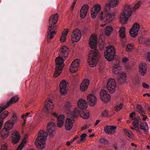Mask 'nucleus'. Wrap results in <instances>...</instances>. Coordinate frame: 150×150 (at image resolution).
Masks as SVG:
<instances>
[{"instance_id":"nucleus-44","label":"nucleus","mask_w":150,"mask_h":150,"mask_svg":"<svg viewBox=\"0 0 150 150\" xmlns=\"http://www.w3.org/2000/svg\"><path fill=\"white\" fill-rule=\"evenodd\" d=\"M142 3L140 1H139L133 7V8L135 9H137L139 8L140 4Z\"/></svg>"},{"instance_id":"nucleus-2","label":"nucleus","mask_w":150,"mask_h":150,"mask_svg":"<svg viewBox=\"0 0 150 150\" xmlns=\"http://www.w3.org/2000/svg\"><path fill=\"white\" fill-rule=\"evenodd\" d=\"M97 41L96 37L93 35L91 36L89 45L92 50L88 55V63L90 67L96 66L99 59L97 49Z\"/></svg>"},{"instance_id":"nucleus-32","label":"nucleus","mask_w":150,"mask_h":150,"mask_svg":"<svg viewBox=\"0 0 150 150\" xmlns=\"http://www.w3.org/2000/svg\"><path fill=\"white\" fill-rule=\"evenodd\" d=\"M112 30V27L110 26H108L106 27L105 30V33L107 36H109L111 34Z\"/></svg>"},{"instance_id":"nucleus-5","label":"nucleus","mask_w":150,"mask_h":150,"mask_svg":"<svg viewBox=\"0 0 150 150\" xmlns=\"http://www.w3.org/2000/svg\"><path fill=\"white\" fill-rule=\"evenodd\" d=\"M48 135L47 132H38V136L35 142L38 148L41 149L44 148Z\"/></svg>"},{"instance_id":"nucleus-37","label":"nucleus","mask_w":150,"mask_h":150,"mask_svg":"<svg viewBox=\"0 0 150 150\" xmlns=\"http://www.w3.org/2000/svg\"><path fill=\"white\" fill-rule=\"evenodd\" d=\"M9 132H0V135L1 137L3 139L7 138L9 135Z\"/></svg>"},{"instance_id":"nucleus-49","label":"nucleus","mask_w":150,"mask_h":150,"mask_svg":"<svg viewBox=\"0 0 150 150\" xmlns=\"http://www.w3.org/2000/svg\"><path fill=\"white\" fill-rule=\"evenodd\" d=\"M135 112H133L130 114V117L132 119H134L135 118H134V115H135Z\"/></svg>"},{"instance_id":"nucleus-33","label":"nucleus","mask_w":150,"mask_h":150,"mask_svg":"<svg viewBox=\"0 0 150 150\" xmlns=\"http://www.w3.org/2000/svg\"><path fill=\"white\" fill-rule=\"evenodd\" d=\"M140 128L141 129L147 130L149 129V127L146 122L141 123L140 124Z\"/></svg>"},{"instance_id":"nucleus-26","label":"nucleus","mask_w":150,"mask_h":150,"mask_svg":"<svg viewBox=\"0 0 150 150\" xmlns=\"http://www.w3.org/2000/svg\"><path fill=\"white\" fill-rule=\"evenodd\" d=\"M56 128L57 127L54 122H50L47 124V131H54Z\"/></svg>"},{"instance_id":"nucleus-41","label":"nucleus","mask_w":150,"mask_h":150,"mask_svg":"<svg viewBox=\"0 0 150 150\" xmlns=\"http://www.w3.org/2000/svg\"><path fill=\"white\" fill-rule=\"evenodd\" d=\"M93 11V9H92L91 11V17L93 18H95L98 14V13Z\"/></svg>"},{"instance_id":"nucleus-25","label":"nucleus","mask_w":150,"mask_h":150,"mask_svg":"<svg viewBox=\"0 0 150 150\" xmlns=\"http://www.w3.org/2000/svg\"><path fill=\"white\" fill-rule=\"evenodd\" d=\"M78 106L79 108L85 109L86 108L87 105V103L83 99H80L77 102Z\"/></svg>"},{"instance_id":"nucleus-38","label":"nucleus","mask_w":150,"mask_h":150,"mask_svg":"<svg viewBox=\"0 0 150 150\" xmlns=\"http://www.w3.org/2000/svg\"><path fill=\"white\" fill-rule=\"evenodd\" d=\"M93 11L98 13L101 9V7L100 5L98 4L95 5L94 6Z\"/></svg>"},{"instance_id":"nucleus-22","label":"nucleus","mask_w":150,"mask_h":150,"mask_svg":"<svg viewBox=\"0 0 150 150\" xmlns=\"http://www.w3.org/2000/svg\"><path fill=\"white\" fill-rule=\"evenodd\" d=\"M109 1L110 3L107 4L105 7V9H110L112 8L116 7L119 3L118 0H110Z\"/></svg>"},{"instance_id":"nucleus-9","label":"nucleus","mask_w":150,"mask_h":150,"mask_svg":"<svg viewBox=\"0 0 150 150\" xmlns=\"http://www.w3.org/2000/svg\"><path fill=\"white\" fill-rule=\"evenodd\" d=\"M110 9H105V12L104 13L101 12V14L99 16V18L100 20L104 21L106 23L111 22L114 18V16L109 12Z\"/></svg>"},{"instance_id":"nucleus-59","label":"nucleus","mask_w":150,"mask_h":150,"mask_svg":"<svg viewBox=\"0 0 150 150\" xmlns=\"http://www.w3.org/2000/svg\"><path fill=\"white\" fill-rule=\"evenodd\" d=\"M143 117H144L143 119V120L144 121H145L147 118V116H145V115H144V116Z\"/></svg>"},{"instance_id":"nucleus-53","label":"nucleus","mask_w":150,"mask_h":150,"mask_svg":"<svg viewBox=\"0 0 150 150\" xmlns=\"http://www.w3.org/2000/svg\"><path fill=\"white\" fill-rule=\"evenodd\" d=\"M30 114V112H27L25 115H22V117L23 118H24L25 117L28 116Z\"/></svg>"},{"instance_id":"nucleus-48","label":"nucleus","mask_w":150,"mask_h":150,"mask_svg":"<svg viewBox=\"0 0 150 150\" xmlns=\"http://www.w3.org/2000/svg\"><path fill=\"white\" fill-rule=\"evenodd\" d=\"M142 85L144 88L149 89V86L144 83H142Z\"/></svg>"},{"instance_id":"nucleus-12","label":"nucleus","mask_w":150,"mask_h":150,"mask_svg":"<svg viewBox=\"0 0 150 150\" xmlns=\"http://www.w3.org/2000/svg\"><path fill=\"white\" fill-rule=\"evenodd\" d=\"M82 36L81 32L77 28L75 29L71 35V40L73 42H77L81 39Z\"/></svg>"},{"instance_id":"nucleus-50","label":"nucleus","mask_w":150,"mask_h":150,"mask_svg":"<svg viewBox=\"0 0 150 150\" xmlns=\"http://www.w3.org/2000/svg\"><path fill=\"white\" fill-rule=\"evenodd\" d=\"M146 59L150 62V52H148L147 54Z\"/></svg>"},{"instance_id":"nucleus-16","label":"nucleus","mask_w":150,"mask_h":150,"mask_svg":"<svg viewBox=\"0 0 150 150\" xmlns=\"http://www.w3.org/2000/svg\"><path fill=\"white\" fill-rule=\"evenodd\" d=\"M100 98L104 102H108L110 99V95L108 92L104 90H101L100 93Z\"/></svg>"},{"instance_id":"nucleus-58","label":"nucleus","mask_w":150,"mask_h":150,"mask_svg":"<svg viewBox=\"0 0 150 150\" xmlns=\"http://www.w3.org/2000/svg\"><path fill=\"white\" fill-rule=\"evenodd\" d=\"M147 96L148 97H149L150 96V94L149 93H145V94H144L143 95V96Z\"/></svg>"},{"instance_id":"nucleus-63","label":"nucleus","mask_w":150,"mask_h":150,"mask_svg":"<svg viewBox=\"0 0 150 150\" xmlns=\"http://www.w3.org/2000/svg\"><path fill=\"white\" fill-rule=\"evenodd\" d=\"M131 145H132V146H135V147H137V145H136V144H134V143H132L131 144Z\"/></svg>"},{"instance_id":"nucleus-54","label":"nucleus","mask_w":150,"mask_h":150,"mask_svg":"<svg viewBox=\"0 0 150 150\" xmlns=\"http://www.w3.org/2000/svg\"><path fill=\"white\" fill-rule=\"evenodd\" d=\"M88 128V126L87 125H85L81 128V130H86Z\"/></svg>"},{"instance_id":"nucleus-27","label":"nucleus","mask_w":150,"mask_h":150,"mask_svg":"<svg viewBox=\"0 0 150 150\" xmlns=\"http://www.w3.org/2000/svg\"><path fill=\"white\" fill-rule=\"evenodd\" d=\"M28 137L27 135H25L23 139V140L21 144L18 146V148L16 150H21L23 148L24 144L27 142L26 140L28 138Z\"/></svg>"},{"instance_id":"nucleus-34","label":"nucleus","mask_w":150,"mask_h":150,"mask_svg":"<svg viewBox=\"0 0 150 150\" xmlns=\"http://www.w3.org/2000/svg\"><path fill=\"white\" fill-rule=\"evenodd\" d=\"M125 28L123 27L119 30L120 36L121 38H125Z\"/></svg>"},{"instance_id":"nucleus-1","label":"nucleus","mask_w":150,"mask_h":150,"mask_svg":"<svg viewBox=\"0 0 150 150\" xmlns=\"http://www.w3.org/2000/svg\"><path fill=\"white\" fill-rule=\"evenodd\" d=\"M71 102L69 100H67L64 108V110L67 113L69 117L66 120L65 125V129L67 130H70L73 127V124L74 122V118L79 114H80L81 111L77 108H75L73 111L71 110Z\"/></svg>"},{"instance_id":"nucleus-56","label":"nucleus","mask_w":150,"mask_h":150,"mask_svg":"<svg viewBox=\"0 0 150 150\" xmlns=\"http://www.w3.org/2000/svg\"><path fill=\"white\" fill-rule=\"evenodd\" d=\"M105 133L107 134H114V132H105Z\"/></svg>"},{"instance_id":"nucleus-18","label":"nucleus","mask_w":150,"mask_h":150,"mask_svg":"<svg viewBox=\"0 0 150 150\" xmlns=\"http://www.w3.org/2000/svg\"><path fill=\"white\" fill-rule=\"evenodd\" d=\"M87 100L89 105L92 106L96 104L97 98L93 94H90L87 96Z\"/></svg>"},{"instance_id":"nucleus-8","label":"nucleus","mask_w":150,"mask_h":150,"mask_svg":"<svg viewBox=\"0 0 150 150\" xmlns=\"http://www.w3.org/2000/svg\"><path fill=\"white\" fill-rule=\"evenodd\" d=\"M106 50L105 52L104 55L105 58L110 62L113 60L115 54V50L114 47L111 45H109L106 47Z\"/></svg>"},{"instance_id":"nucleus-14","label":"nucleus","mask_w":150,"mask_h":150,"mask_svg":"<svg viewBox=\"0 0 150 150\" xmlns=\"http://www.w3.org/2000/svg\"><path fill=\"white\" fill-rule=\"evenodd\" d=\"M52 115L57 118V126L58 127L61 128L62 127L64 124V116L63 115L59 116L58 117V114L56 112H53Z\"/></svg>"},{"instance_id":"nucleus-11","label":"nucleus","mask_w":150,"mask_h":150,"mask_svg":"<svg viewBox=\"0 0 150 150\" xmlns=\"http://www.w3.org/2000/svg\"><path fill=\"white\" fill-rule=\"evenodd\" d=\"M19 99L18 97L17 96H15L12 97L9 101L6 104L4 102L0 103V114L6 109L9 106L13 103H16Z\"/></svg>"},{"instance_id":"nucleus-29","label":"nucleus","mask_w":150,"mask_h":150,"mask_svg":"<svg viewBox=\"0 0 150 150\" xmlns=\"http://www.w3.org/2000/svg\"><path fill=\"white\" fill-rule=\"evenodd\" d=\"M139 72L142 75H144L146 72V68L142 64L139 65Z\"/></svg>"},{"instance_id":"nucleus-6","label":"nucleus","mask_w":150,"mask_h":150,"mask_svg":"<svg viewBox=\"0 0 150 150\" xmlns=\"http://www.w3.org/2000/svg\"><path fill=\"white\" fill-rule=\"evenodd\" d=\"M132 8L130 6L126 5L125 6L123 12L121 14L120 18V22L123 24H126L129 18L132 13Z\"/></svg>"},{"instance_id":"nucleus-23","label":"nucleus","mask_w":150,"mask_h":150,"mask_svg":"<svg viewBox=\"0 0 150 150\" xmlns=\"http://www.w3.org/2000/svg\"><path fill=\"white\" fill-rule=\"evenodd\" d=\"M44 108L46 112H48L50 110H52L54 107L52 102L50 99L46 100L44 103Z\"/></svg>"},{"instance_id":"nucleus-28","label":"nucleus","mask_w":150,"mask_h":150,"mask_svg":"<svg viewBox=\"0 0 150 150\" xmlns=\"http://www.w3.org/2000/svg\"><path fill=\"white\" fill-rule=\"evenodd\" d=\"M69 31L68 29H65L62 33V35L60 39L61 42H65L66 38Z\"/></svg>"},{"instance_id":"nucleus-62","label":"nucleus","mask_w":150,"mask_h":150,"mask_svg":"<svg viewBox=\"0 0 150 150\" xmlns=\"http://www.w3.org/2000/svg\"><path fill=\"white\" fill-rule=\"evenodd\" d=\"M78 138V136H76L75 137L74 139L72 140H73V141H74L76 139Z\"/></svg>"},{"instance_id":"nucleus-15","label":"nucleus","mask_w":150,"mask_h":150,"mask_svg":"<svg viewBox=\"0 0 150 150\" xmlns=\"http://www.w3.org/2000/svg\"><path fill=\"white\" fill-rule=\"evenodd\" d=\"M80 61L79 59H76L72 62L69 68L70 72L74 73L78 71V68L79 66Z\"/></svg>"},{"instance_id":"nucleus-40","label":"nucleus","mask_w":150,"mask_h":150,"mask_svg":"<svg viewBox=\"0 0 150 150\" xmlns=\"http://www.w3.org/2000/svg\"><path fill=\"white\" fill-rule=\"evenodd\" d=\"M125 135L127 136L129 138L132 139H134V136L133 134L132 133V132H125Z\"/></svg>"},{"instance_id":"nucleus-64","label":"nucleus","mask_w":150,"mask_h":150,"mask_svg":"<svg viewBox=\"0 0 150 150\" xmlns=\"http://www.w3.org/2000/svg\"><path fill=\"white\" fill-rule=\"evenodd\" d=\"M77 0H74V1L73 3V4H74V5H75L76 4V1Z\"/></svg>"},{"instance_id":"nucleus-46","label":"nucleus","mask_w":150,"mask_h":150,"mask_svg":"<svg viewBox=\"0 0 150 150\" xmlns=\"http://www.w3.org/2000/svg\"><path fill=\"white\" fill-rule=\"evenodd\" d=\"M102 115L103 116L106 117L108 116V113L106 110H105L102 113Z\"/></svg>"},{"instance_id":"nucleus-52","label":"nucleus","mask_w":150,"mask_h":150,"mask_svg":"<svg viewBox=\"0 0 150 150\" xmlns=\"http://www.w3.org/2000/svg\"><path fill=\"white\" fill-rule=\"evenodd\" d=\"M145 44L147 45H149L150 44V40L149 39H147L144 42Z\"/></svg>"},{"instance_id":"nucleus-39","label":"nucleus","mask_w":150,"mask_h":150,"mask_svg":"<svg viewBox=\"0 0 150 150\" xmlns=\"http://www.w3.org/2000/svg\"><path fill=\"white\" fill-rule=\"evenodd\" d=\"M133 45L131 44H128L126 47V50L127 52H130L132 51L133 49Z\"/></svg>"},{"instance_id":"nucleus-24","label":"nucleus","mask_w":150,"mask_h":150,"mask_svg":"<svg viewBox=\"0 0 150 150\" xmlns=\"http://www.w3.org/2000/svg\"><path fill=\"white\" fill-rule=\"evenodd\" d=\"M21 138V136L18 132H13L12 134V140L14 144L18 143Z\"/></svg>"},{"instance_id":"nucleus-7","label":"nucleus","mask_w":150,"mask_h":150,"mask_svg":"<svg viewBox=\"0 0 150 150\" xmlns=\"http://www.w3.org/2000/svg\"><path fill=\"white\" fill-rule=\"evenodd\" d=\"M113 69V72L116 74L119 75V78L118 79V81L120 83L122 84L126 82L127 77L125 73L124 72H120V65L119 64H115Z\"/></svg>"},{"instance_id":"nucleus-47","label":"nucleus","mask_w":150,"mask_h":150,"mask_svg":"<svg viewBox=\"0 0 150 150\" xmlns=\"http://www.w3.org/2000/svg\"><path fill=\"white\" fill-rule=\"evenodd\" d=\"M100 141L101 143L103 144H106L108 143V142L106 140L103 138L100 139Z\"/></svg>"},{"instance_id":"nucleus-42","label":"nucleus","mask_w":150,"mask_h":150,"mask_svg":"<svg viewBox=\"0 0 150 150\" xmlns=\"http://www.w3.org/2000/svg\"><path fill=\"white\" fill-rule=\"evenodd\" d=\"M81 117L83 119H87L89 117V115L88 113H84L83 114L81 115Z\"/></svg>"},{"instance_id":"nucleus-45","label":"nucleus","mask_w":150,"mask_h":150,"mask_svg":"<svg viewBox=\"0 0 150 150\" xmlns=\"http://www.w3.org/2000/svg\"><path fill=\"white\" fill-rule=\"evenodd\" d=\"M0 150H8L6 144L2 145Z\"/></svg>"},{"instance_id":"nucleus-35","label":"nucleus","mask_w":150,"mask_h":150,"mask_svg":"<svg viewBox=\"0 0 150 150\" xmlns=\"http://www.w3.org/2000/svg\"><path fill=\"white\" fill-rule=\"evenodd\" d=\"M87 134L85 133L82 134L81 136V139L78 141V142L80 143L81 142H84L86 139Z\"/></svg>"},{"instance_id":"nucleus-61","label":"nucleus","mask_w":150,"mask_h":150,"mask_svg":"<svg viewBox=\"0 0 150 150\" xmlns=\"http://www.w3.org/2000/svg\"><path fill=\"white\" fill-rule=\"evenodd\" d=\"M66 144L68 146H69L70 145V143H69V141L67 142H66Z\"/></svg>"},{"instance_id":"nucleus-43","label":"nucleus","mask_w":150,"mask_h":150,"mask_svg":"<svg viewBox=\"0 0 150 150\" xmlns=\"http://www.w3.org/2000/svg\"><path fill=\"white\" fill-rule=\"evenodd\" d=\"M122 105L121 104H120L119 105L116 106L115 108V111H120L122 108Z\"/></svg>"},{"instance_id":"nucleus-57","label":"nucleus","mask_w":150,"mask_h":150,"mask_svg":"<svg viewBox=\"0 0 150 150\" xmlns=\"http://www.w3.org/2000/svg\"><path fill=\"white\" fill-rule=\"evenodd\" d=\"M100 122V120H97L95 122V125H97Z\"/></svg>"},{"instance_id":"nucleus-36","label":"nucleus","mask_w":150,"mask_h":150,"mask_svg":"<svg viewBox=\"0 0 150 150\" xmlns=\"http://www.w3.org/2000/svg\"><path fill=\"white\" fill-rule=\"evenodd\" d=\"M137 108L138 109L139 112L144 117L145 112L143 110L142 106L138 104L137 105Z\"/></svg>"},{"instance_id":"nucleus-55","label":"nucleus","mask_w":150,"mask_h":150,"mask_svg":"<svg viewBox=\"0 0 150 150\" xmlns=\"http://www.w3.org/2000/svg\"><path fill=\"white\" fill-rule=\"evenodd\" d=\"M128 60V59L127 58H123L122 61L123 63H126Z\"/></svg>"},{"instance_id":"nucleus-30","label":"nucleus","mask_w":150,"mask_h":150,"mask_svg":"<svg viewBox=\"0 0 150 150\" xmlns=\"http://www.w3.org/2000/svg\"><path fill=\"white\" fill-rule=\"evenodd\" d=\"M116 129V127L115 126L108 125L105 126L104 128V131H114Z\"/></svg>"},{"instance_id":"nucleus-10","label":"nucleus","mask_w":150,"mask_h":150,"mask_svg":"<svg viewBox=\"0 0 150 150\" xmlns=\"http://www.w3.org/2000/svg\"><path fill=\"white\" fill-rule=\"evenodd\" d=\"M17 122V117L16 115H14L10 120L6 122L4 125L2 129H5L6 131H8L12 129L15 124Z\"/></svg>"},{"instance_id":"nucleus-31","label":"nucleus","mask_w":150,"mask_h":150,"mask_svg":"<svg viewBox=\"0 0 150 150\" xmlns=\"http://www.w3.org/2000/svg\"><path fill=\"white\" fill-rule=\"evenodd\" d=\"M135 120L133 122V125L135 127V129H138L139 128V121L141 120L139 117H135Z\"/></svg>"},{"instance_id":"nucleus-21","label":"nucleus","mask_w":150,"mask_h":150,"mask_svg":"<svg viewBox=\"0 0 150 150\" xmlns=\"http://www.w3.org/2000/svg\"><path fill=\"white\" fill-rule=\"evenodd\" d=\"M88 9V6L85 4L83 6L80 10V15L82 18H84L86 17Z\"/></svg>"},{"instance_id":"nucleus-13","label":"nucleus","mask_w":150,"mask_h":150,"mask_svg":"<svg viewBox=\"0 0 150 150\" xmlns=\"http://www.w3.org/2000/svg\"><path fill=\"white\" fill-rule=\"evenodd\" d=\"M116 87V83L114 79H110L107 81V88L109 92L112 93L115 91Z\"/></svg>"},{"instance_id":"nucleus-3","label":"nucleus","mask_w":150,"mask_h":150,"mask_svg":"<svg viewBox=\"0 0 150 150\" xmlns=\"http://www.w3.org/2000/svg\"><path fill=\"white\" fill-rule=\"evenodd\" d=\"M69 49L66 46H62L59 52V56L55 60L56 64L55 70L54 75V77H57L62 72V70L64 66V60L62 57L67 58L69 55Z\"/></svg>"},{"instance_id":"nucleus-51","label":"nucleus","mask_w":150,"mask_h":150,"mask_svg":"<svg viewBox=\"0 0 150 150\" xmlns=\"http://www.w3.org/2000/svg\"><path fill=\"white\" fill-rule=\"evenodd\" d=\"M49 132V135L50 137L53 138L54 136V132Z\"/></svg>"},{"instance_id":"nucleus-17","label":"nucleus","mask_w":150,"mask_h":150,"mask_svg":"<svg viewBox=\"0 0 150 150\" xmlns=\"http://www.w3.org/2000/svg\"><path fill=\"white\" fill-rule=\"evenodd\" d=\"M67 82L65 80H63L60 82L59 86L60 91L62 94L65 95L67 93Z\"/></svg>"},{"instance_id":"nucleus-19","label":"nucleus","mask_w":150,"mask_h":150,"mask_svg":"<svg viewBox=\"0 0 150 150\" xmlns=\"http://www.w3.org/2000/svg\"><path fill=\"white\" fill-rule=\"evenodd\" d=\"M139 28V25L137 23H135L129 31V33L131 36L133 37L136 36L138 34Z\"/></svg>"},{"instance_id":"nucleus-20","label":"nucleus","mask_w":150,"mask_h":150,"mask_svg":"<svg viewBox=\"0 0 150 150\" xmlns=\"http://www.w3.org/2000/svg\"><path fill=\"white\" fill-rule=\"evenodd\" d=\"M90 83V81L88 79H84L80 86L81 91L82 92L86 91Z\"/></svg>"},{"instance_id":"nucleus-60","label":"nucleus","mask_w":150,"mask_h":150,"mask_svg":"<svg viewBox=\"0 0 150 150\" xmlns=\"http://www.w3.org/2000/svg\"><path fill=\"white\" fill-rule=\"evenodd\" d=\"M26 120L24 119V122L23 123L22 125V126H23L25 125V124L26 123Z\"/></svg>"},{"instance_id":"nucleus-4","label":"nucleus","mask_w":150,"mask_h":150,"mask_svg":"<svg viewBox=\"0 0 150 150\" xmlns=\"http://www.w3.org/2000/svg\"><path fill=\"white\" fill-rule=\"evenodd\" d=\"M58 15L56 13L54 15L51 16L49 19V25L47 31V35L49 36L50 39H52L54 34H56L54 30L57 28L56 24L57 22Z\"/></svg>"}]
</instances>
